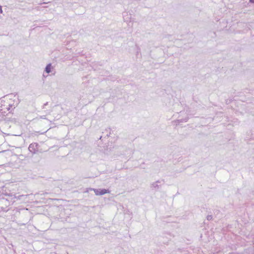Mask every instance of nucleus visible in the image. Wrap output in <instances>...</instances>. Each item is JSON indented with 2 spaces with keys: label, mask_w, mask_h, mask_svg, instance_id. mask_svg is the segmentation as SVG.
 <instances>
[{
  "label": "nucleus",
  "mask_w": 254,
  "mask_h": 254,
  "mask_svg": "<svg viewBox=\"0 0 254 254\" xmlns=\"http://www.w3.org/2000/svg\"><path fill=\"white\" fill-rule=\"evenodd\" d=\"M39 146L38 143L34 142L31 143L28 147L29 151L32 154H35L38 152V147Z\"/></svg>",
  "instance_id": "nucleus-1"
},
{
  "label": "nucleus",
  "mask_w": 254,
  "mask_h": 254,
  "mask_svg": "<svg viewBox=\"0 0 254 254\" xmlns=\"http://www.w3.org/2000/svg\"><path fill=\"white\" fill-rule=\"evenodd\" d=\"M254 250L252 248H248L245 249L243 253H241L242 254H254Z\"/></svg>",
  "instance_id": "nucleus-2"
},
{
  "label": "nucleus",
  "mask_w": 254,
  "mask_h": 254,
  "mask_svg": "<svg viewBox=\"0 0 254 254\" xmlns=\"http://www.w3.org/2000/svg\"><path fill=\"white\" fill-rule=\"evenodd\" d=\"M52 64L51 63L48 64L45 69V71L47 73H49L51 72Z\"/></svg>",
  "instance_id": "nucleus-3"
},
{
  "label": "nucleus",
  "mask_w": 254,
  "mask_h": 254,
  "mask_svg": "<svg viewBox=\"0 0 254 254\" xmlns=\"http://www.w3.org/2000/svg\"><path fill=\"white\" fill-rule=\"evenodd\" d=\"M110 191L109 190H106L105 189H100V192H99V194L100 195H102L103 194H105L107 193H109Z\"/></svg>",
  "instance_id": "nucleus-4"
},
{
  "label": "nucleus",
  "mask_w": 254,
  "mask_h": 254,
  "mask_svg": "<svg viewBox=\"0 0 254 254\" xmlns=\"http://www.w3.org/2000/svg\"><path fill=\"white\" fill-rule=\"evenodd\" d=\"M151 187L154 188L156 190H158L160 188V186L155 182L151 184Z\"/></svg>",
  "instance_id": "nucleus-5"
},
{
  "label": "nucleus",
  "mask_w": 254,
  "mask_h": 254,
  "mask_svg": "<svg viewBox=\"0 0 254 254\" xmlns=\"http://www.w3.org/2000/svg\"><path fill=\"white\" fill-rule=\"evenodd\" d=\"M90 190H93L95 194L97 195H99V192H100V189H89Z\"/></svg>",
  "instance_id": "nucleus-6"
},
{
  "label": "nucleus",
  "mask_w": 254,
  "mask_h": 254,
  "mask_svg": "<svg viewBox=\"0 0 254 254\" xmlns=\"http://www.w3.org/2000/svg\"><path fill=\"white\" fill-rule=\"evenodd\" d=\"M206 219L208 221L211 220L212 219V216L211 215H208L207 216Z\"/></svg>",
  "instance_id": "nucleus-7"
},
{
  "label": "nucleus",
  "mask_w": 254,
  "mask_h": 254,
  "mask_svg": "<svg viewBox=\"0 0 254 254\" xmlns=\"http://www.w3.org/2000/svg\"><path fill=\"white\" fill-rule=\"evenodd\" d=\"M229 254H242L241 253H236V252H232L230 253Z\"/></svg>",
  "instance_id": "nucleus-8"
},
{
  "label": "nucleus",
  "mask_w": 254,
  "mask_h": 254,
  "mask_svg": "<svg viewBox=\"0 0 254 254\" xmlns=\"http://www.w3.org/2000/svg\"><path fill=\"white\" fill-rule=\"evenodd\" d=\"M48 102H46V103H45V104L43 105L42 108H43V109H44V108H45V107L46 106L48 105Z\"/></svg>",
  "instance_id": "nucleus-9"
},
{
  "label": "nucleus",
  "mask_w": 254,
  "mask_h": 254,
  "mask_svg": "<svg viewBox=\"0 0 254 254\" xmlns=\"http://www.w3.org/2000/svg\"><path fill=\"white\" fill-rule=\"evenodd\" d=\"M2 13V6L0 5V13Z\"/></svg>",
  "instance_id": "nucleus-10"
},
{
  "label": "nucleus",
  "mask_w": 254,
  "mask_h": 254,
  "mask_svg": "<svg viewBox=\"0 0 254 254\" xmlns=\"http://www.w3.org/2000/svg\"><path fill=\"white\" fill-rule=\"evenodd\" d=\"M40 118L43 119H46V116H42L40 117Z\"/></svg>",
  "instance_id": "nucleus-11"
},
{
  "label": "nucleus",
  "mask_w": 254,
  "mask_h": 254,
  "mask_svg": "<svg viewBox=\"0 0 254 254\" xmlns=\"http://www.w3.org/2000/svg\"><path fill=\"white\" fill-rule=\"evenodd\" d=\"M24 196L23 195H19L18 196V199H20L22 197Z\"/></svg>",
  "instance_id": "nucleus-12"
},
{
  "label": "nucleus",
  "mask_w": 254,
  "mask_h": 254,
  "mask_svg": "<svg viewBox=\"0 0 254 254\" xmlns=\"http://www.w3.org/2000/svg\"><path fill=\"white\" fill-rule=\"evenodd\" d=\"M249 1L251 3H254V0H249Z\"/></svg>",
  "instance_id": "nucleus-13"
},
{
  "label": "nucleus",
  "mask_w": 254,
  "mask_h": 254,
  "mask_svg": "<svg viewBox=\"0 0 254 254\" xmlns=\"http://www.w3.org/2000/svg\"><path fill=\"white\" fill-rule=\"evenodd\" d=\"M177 122H178V123H181V122H183V121H182V120H177Z\"/></svg>",
  "instance_id": "nucleus-14"
},
{
  "label": "nucleus",
  "mask_w": 254,
  "mask_h": 254,
  "mask_svg": "<svg viewBox=\"0 0 254 254\" xmlns=\"http://www.w3.org/2000/svg\"><path fill=\"white\" fill-rule=\"evenodd\" d=\"M10 107H11V105H9V107L7 108L8 110H10Z\"/></svg>",
  "instance_id": "nucleus-15"
},
{
  "label": "nucleus",
  "mask_w": 254,
  "mask_h": 254,
  "mask_svg": "<svg viewBox=\"0 0 254 254\" xmlns=\"http://www.w3.org/2000/svg\"><path fill=\"white\" fill-rule=\"evenodd\" d=\"M155 183L157 184V183H160V181L158 180Z\"/></svg>",
  "instance_id": "nucleus-16"
},
{
  "label": "nucleus",
  "mask_w": 254,
  "mask_h": 254,
  "mask_svg": "<svg viewBox=\"0 0 254 254\" xmlns=\"http://www.w3.org/2000/svg\"><path fill=\"white\" fill-rule=\"evenodd\" d=\"M140 51V48H138V51L137 52V53L138 54Z\"/></svg>",
  "instance_id": "nucleus-17"
},
{
  "label": "nucleus",
  "mask_w": 254,
  "mask_h": 254,
  "mask_svg": "<svg viewBox=\"0 0 254 254\" xmlns=\"http://www.w3.org/2000/svg\"><path fill=\"white\" fill-rule=\"evenodd\" d=\"M187 119H186L185 120V122H187Z\"/></svg>",
  "instance_id": "nucleus-18"
}]
</instances>
